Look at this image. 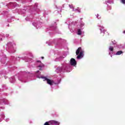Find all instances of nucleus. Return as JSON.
I'll return each instance as SVG.
<instances>
[{"instance_id":"nucleus-10","label":"nucleus","mask_w":125,"mask_h":125,"mask_svg":"<svg viewBox=\"0 0 125 125\" xmlns=\"http://www.w3.org/2000/svg\"><path fill=\"white\" fill-rule=\"evenodd\" d=\"M41 58H42V59H44V57H42Z\"/></svg>"},{"instance_id":"nucleus-2","label":"nucleus","mask_w":125,"mask_h":125,"mask_svg":"<svg viewBox=\"0 0 125 125\" xmlns=\"http://www.w3.org/2000/svg\"><path fill=\"white\" fill-rule=\"evenodd\" d=\"M43 79V81H46L47 83L50 84V85H52L54 83V81L50 79L46 78V77H42Z\"/></svg>"},{"instance_id":"nucleus-11","label":"nucleus","mask_w":125,"mask_h":125,"mask_svg":"<svg viewBox=\"0 0 125 125\" xmlns=\"http://www.w3.org/2000/svg\"><path fill=\"white\" fill-rule=\"evenodd\" d=\"M123 33L125 34V30L124 31Z\"/></svg>"},{"instance_id":"nucleus-7","label":"nucleus","mask_w":125,"mask_h":125,"mask_svg":"<svg viewBox=\"0 0 125 125\" xmlns=\"http://www.w3.org/2000/svg\"><path fill=\"white\" fill-rule=\"evenodd\" d=\"M109 50L110 51H113L114 50V47L110 46L109 48Z\"/></svg>"},{"instance_id":"nucleus-8","label":"nucleus","mask_w":125,"mask_h":125,"mask_svg":"<svg viewBox=\"0 0 125 125\" xmlns=\"http://www.w3.org/2000/svg\"><path fill=\"white\" fill-rule=\"evenodd\" d=\"M122 3H123V4H125V0H120Z\"/></svg>"},{"instance_id":"nucleus-9","label":"nucleus","mask_w":125,"mask_h":125,"mask_svg":"<svg viewBox=\"0 0 125 125\" xmlns=\"http://www.w3.org/2000/svg\"><path fill=\"white\" fill-rule=\"evenodd\" d=\"M38 62H40V63H42V62H41V61H37Z\"/></svg>"},{"instance_id":"nucleus-6","label":"nucleus","mask_w":125,"mask_h":125,"mask_svg":"<svg viewBox=\"0 0 125 125\" xmlns=\"http://www.w3.org/2000/svg\"><path fill=\"white\" fill-rule=\"evenodd\" d=\"M77 35H82V31L81 30V29L78 30Z\"/></svg>"},{"instance_id":"nucleus-3","label":"nucleus","mask_w":125,"mask_h":125,"mask_svg":"<svg viewBox=\"0 0 125 125\" xmlns=\"http://www.w3.org/2000/svg\"><path fill=\"white\" fill-rule=\"evenodd\" d=\"M59 125V122L56 121H49V122H46L44 124V125Z\"/></svg>"},{"instance_id":"nucleus-1","label":"nucleus","mask_w":125,"mask_h":125,"mask_svg":"<svg viewBox=\"0 0 125 125\" xmlns=\"http://www.w3.org/2000/svg\"><path fill=\"white\" fill-rule=\"evenodd\" d=\"M76 55H78L77 57V59H81L83 58V52L82 51V47H79L76 51Z\"/></svg>"},{"instance_id":"nucleus-4","label":"nucleus","mask_w":125,"mask_h":125,"mask_svg":"<svg viewBox=\"0 0 125 125\" xmlns=\"http://www.w3.org/2000/svg\"><path fill=\"white\" fill-rule=\"evenodd\" d=\"M70 64L72 66H76L77 65V62L74 58H71L70 60Z\"/></svg>"},{"instance_id":"nucleus-5","label":"nucleus","mask_w":125,"mask_h":125,"mask_svg":"<svg viewBox=\"0 0 125 125\" xmlns=\"http://www.w3.org/2000/svg\"><path fill=\"white\" fill-rule=\"evenodd\" d=\"M123 54V51H118L116 52V55H121Z\"/></svg>"}]
</instances>
